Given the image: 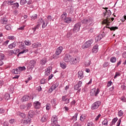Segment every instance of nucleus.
I'll return each instance as SVG.
<instances>
[{
    "label": "nucleus",
    "mask_w": 126,
    "mask_h": 126,
    "mask_svg": "<svg viewBox=\"0 0 126 126\" xmlns=\"http://www.w3.org/2000/svg\"><path fill=\"white\" fill-rule=\"evenodd\" d=\"M5 29H6V30H7L8 31H10V30H11V25L8 24L6 25L5 27Z\"/></svg>",
    "instance_id": "e433bc0d"
},
{
    "label": "nucleus",
    "mask_w": 126,
    "mask_h": 126,
    "mask_svg": "<svg viewBox=\"0 0 126 126\" xmlns=\"http://www.w3.org/2000/svg\"><path fill=\"white\" fill-rule=\"evenodd\" d=\"M101 117V114H99L95 118V121H98L99 119Z\"/></svg>",
    "instance_id": "69168bd1"
},
{
    "label": "nucleus",
    "mask_w": 126,
    "mask_h": 126,
    "mask_svg": "<svg viewBox=\"0 0 126 126\" xmlns=\"http://www.w3.org/2000/svg\"><path fill=\"white\" fill-rule=\"evenodd\" d=\"M25 69H26V68L25 67V66L18 67V70H19V71H20H20H23V70H25Z\"/></svg>",
    "instance_id": "79ce46f5"
},
{
    "label": "nucleus",
    "mask_w": 126,
    "mask_h": 126,
    "mask_svg": "<svg viewBox=\"0 0 126 126\" xmlns=\"http://www.w3.org/2000/svg\"><path fill=\"white\" fill-rule=\"evenodd\" d=\"M105 24H107V25L104 27L102 32V35H103L104 36L107 35V33H109L110 30L111 31H115V30H117V29H118L117 27H112L110 28L109 27V25H110V23H108Z\"/></svg>",
    "instance_id": "f257e3e1"
},
{
    "label": "nucleus",
    "mask_w": 126,
    "mask_h": 126,
    "mask_svg": "<svg viewBox=\"0 0 126 126\" xmlns=\"http://www.w3.org/2000/svg\"><path fill=\"white\" fill-rule=\"evenodd\" d=\"M44 22V20H43V18H40L38 20V24H41V23H43V22Z\"/></svg>",
    "instance_id": "338daca9"
},
{
    "label": "nucleus",
    "mask_w": 126,
    "mask_h": 126,
    "mask_svg": "<svg viewBox=\"0 0 126 126\" xmlns=\"http://www.w3.org/2000/svg\"><path fill=\"white\" fill-rule=\"evenodd\" d=\"M81 22L82 24L88 25V26L94 25V20L91 17L84 18Z\"/></svg>",
    "instance_id": "7ed1b4c3"
},
{
    "label": "nucleus",
    "mask_w": 126,
    "mask_h": 126,
    "mask_svg": "<svg viewBox=\"0 0 126 126\" xmlns=\"http://www.w3.org/2000/svg\"><path fill=\"white\" fill-rule=\"evenodd\" d=\"M31 106H32V104L31 103H28L26 106V108H27L26 110L27 111V110L30 109V108H31Z\"/></svg>",
    "instance_id": "37998d69"
},
{
    "label": "nucleus",
    "mask_w": 126,
    "mask_h": 126,
    "mask_svg": "<svg viewBox=\"0 0 126 126\" xmlns=\"http://www.w3.org/2000/svg\"><path fill=\"white\" fill-rule=\"evenodd\" d=\"M82 86V81H79L74 86V90L78 91V92H80L81 91V87Z\"/></svg>",
    "instance_id": "0eeeda50"
},
{
    "label": "nucleus",
    "mask_w": 126,
    "mask_h": 126,
    "mask_svg": "<svg viewBox=\"0 0 126 126\" xmlns=\"http://www.w3.org/2000/svg\"><path fill=\"white\" fill-rule=\"evenodd\" d=\"M63 50V46H60L56 49L55 53L59 55H61Z\"/></svg>",
    "instance_id": "f3484780"
},
{
    "label": "nucleus",
    "mask_w": 126,
    "mask_h": 126,
    "mask_svg": "<svg viewBox=\"0 0 126 126\" xmlns=\"http://www.w3.org/2000/svg\"><path fill=\"white\" fill-rule=\"evenodd\" d=\"M40 46H41V43L39 42L33 43L32 45V47L33 48V49H36V48H39V47H40Z\"/></svg>",
    "instance_id": "b1692460"
},
{
    "label": "nucleus",
    "mask_w": 126,
    "mask_h": 126,
    "mask_svg": "<svg viewBox=\"0 0 126 126\" xmlns=\"http://www.w3.org/2000/svg\"><path fill=\"white\" fill-rule=\"evenodd\" d=\"M109 64L108 62H105L103 63V67L104 68H106V67H107V66H108Z\"/></svg>",
    "instance_id": "bf43d9fd"
},
{
    "label": "nucleus",
    "mask_w": 126,
    "mask_h": 126,
    "mask_svg": "<svg viewBox=\"0 0 126 126\" xmlns=\"http://www.w3.org/2000/svg\"><path fill=\"white\" fill-rule=\"evenodd\" d=\"M100 93V90L99 88H97L96 90V89H93L91 92V95L92 96H97Z\"/></svg>",
    "instance_id": "4468645a"
},
{
    "label": "nucleus",
    "mask_w": 126,
    "mask_h": 126,
    "mask_svg": "<svg viewBox=\"0 0 126 126\" xmlns=\"http://www.w3.org/2000/svg\"><path fill=\"white\" fill-rule=\"evenodd\" d=\"M67 17V13H66V12H63V13L61 16V18L62 20L65 19Z\"/></svg>",
    "instance_id": "c756f323"
},
{
    "label": "nucleus",
    "mask_w": 126,
    "mask_h": 126,
    "mask_svg": "<svg viewBox=\"0 0 126 126\" xmlns=\"http://www.w3.org/2000/svg\"><path fill=\"white\" fill-rule=\"evenodd\" d=\"M78 77L79 79H82L84 77L83 71H79L78 72Z\"/></svg>",
    "instance_id": "4be33fe9"
},
{
    "label": "nucleus",
    "mask_w": 126,
    "mask_h": 126,
    "mask_svg": "<svg viewBox=\"0 0 126 126\" xmlns=\"http://www.w3.org/2000/svg\"><path fill=\"white\" fill-rule=\"evenodd\" d=\"M72 57L69 54H66L63 57V61L65 63H71Z\"/></svg>",
    "instance_id": "9d476101"
},
{
    "label": "nucleus",
    "mask_w": 126,
    "mask_h": 126,
    "mask_svg": "<svg viewBox=\"0 0 126 126\" xmlns=\"http://www.w3.org/2000/svg\"><path fill=\"white\" fill-rule=\"evenodd\" d=\"M86 119V117L84 115H82L80 117V120L81 122H84V120Z\"/></svg>",
    "instance_id": "a18cd8bd"
},
{
    "label": "nucleus",
    "mask_w": 126,
    "mask_h": 126,
    "mask_svg": "<svg viewBox=\"0 0 126 126\" xmlns=\"http://www.w3.org/2000/svg\"><path fill=\"white\" fill-rule=\"evenodd\" d=\"M34 112L33 110H30L29 112V114L28 115V118H33L34 116Z\"/></svg>",
    "instance_id": "c85d7f7f"
},
{
    "label": "nucleus",
    "mask_w": 126,
    "mask_h": 126,
    "mask_svg": "<svg viewBox=\"0 0 126 126\" xmlns=\"http://www.w3.org/2000/svg\"><path fill=\"white\" fill-rule=\"evenodd\" d=\"M108 119H105L104 121H102V124L103 126H108Z\"/></svg>",
    "instance_id": "a19ab883"
},
{
    "label": "nucleus",
    "mask_w": 126,
    "mask_h": 126,
    "mask_svg": "<svg viewBox=\"0 0 126 126\" xmlns=\"http://www.w3.org/2000/svg\"><path fill=\"white\" fill-rule=\"evenodd\" d=\"M78 116V113H75L73 116L72 120H73V122H76L77 121V117Z\"/></svg>",
    "instance_id": "c9c22d12"
},
{
    "label": "nucleus",
    "mask_w": 126,
    "mask_h": 126,
    "mask_svg": "<svg viewBox=\"0 0 126 126\" xmlns=\"http://www.w3.org/2000/svg\"><path fill=\"white\" fill-rule=\"evenodd\" d=\"M24 43L26 46H30V45H31V42L28 40H25Z\"/></svg>",
    "instance_id": "49530a36"
},
{
    "label": "nucleus",
    "mask_w": 126,
    "mask_h": 126,
    "mask_svg": "<svg viewBox=\"0 0 126 126\" xmlns=\"http://www.w3.org/2000/svg\"><path fill=\"white\" fill-rule=\"evenodd\" d=\"M33 106L35 109H40V107H41V103L39 101H35L33 103Z\"/></svg>",
    "instance_id": "412c9836"
},
{
    "label": "nucleus",
    "mask_w": 126,
    "mask_h": 126,
    "mask_svg": "<svg viewBox=\"0 0 126 126\" xmlns=\"http://www.w3.org/2000/svg\"><path fill=\"white\" fill-rule=\"evenodd\" d=\"M14 2H15V0H10L6 1L7 4L8 5H12L13 6V4H14Z\"/></svg>",
    "instance_id": "2f4dec72"
},
{
    "label": "nucleus",
    "mask_w": 126,
    "mask_h": 126,
    "mask_svg": "<svg viewBox=\"0 0 126 126\" xmlns=\"http://www.w3.org/2000/svg\"><path fill=\"white\" fill-rule=\"evenodd\" d=\"M104 37H105V36H104L103 33L99 34L98 35H97L95 37V41L98 42V41H101V39H103V38H104Z\"/></svg>",
    "instance_id": "a211bd4d"
},
{
    "label": "nucleus",
    "mask_w": 126,
    "mask_h": 126,
    "mask_svg": "<svg viewBox=\"0 0 126 126\" xmlns=\"http://www.w3.org/2000/svg\"><path fill=\"white\" fill-rule=\"evenodd\" d=\"M47 18V20H48L49 22H50V21H52V19H53V17L51 15L48 16Z\"/></svg>",
    "instance_id": "8fccbe9b"
},
{
    "label": "nucleus",
    "mask_w": 126,
    "mask_h": 126,
    "mask_svg": "<svg viewBox=\"0 0 126 126\" xmlns=\"http://www.w3.org/2000/svg\"><path fill=\"white\" fill-rule=\"evenodd\" d=\"M46 109L47 111L51 109V105L50 104H47L46 106Z\"/></svg>",
    "instance_id": "6e6d98bb"
},
{
    "label": "nucleus",
    "mask_w": 126,
    "mask_h": 126,
    "mask_svg": "<svg viewBox=\"0 0 126 126\" xmlns=\"http://www.w3.org/2000/svg\"><path fill=\"white\" fill-rule=\"evenodd\" d=\"M58 124V116L53 115L51 118V126H56Z\"/></svg>",
    "instance_id": "f8f14e48"
},
{
    "label": "nucleus",
    "mask_w": 126,
    "mask_h": 126,
    "mask_svg": "<svg viewBox=\"0 0 126 126\" xmlns=\"http://www.w3.org/2000/svg\"><path fill=\"white\" fill-rule=\"evenodd\" d=\"M61 56H60V54L55 53V55L53 56V59H54V60H58V59H59V58Z\"/></svg>",
    "instance_id": "4c0bfd02"
},
{
    "label": "nucleus",
    "mask_w": 126,
    "mask_h": 126,
    "mask_svg": "<svg viewBox=\"0 0 126 126\" xmlns=\"http://www.w3.org/2000/svg\"><path fill=\"white\" fill-rule=\"evenodd\" d=\"M12 73H14V74H19V73H20V71L17 68L13 69L12 70Z\"/></svg>",
    "instance_id": "7c9ffc66"
},
{
    "label": "nucleus",
    "mask_w": 126,
    "mask_h": 126,
    "mask_svg": "<svg viewBox=\"0 0 126 126\" xmlns=\"http://www.w3.org/2000/svg\"><path fill=\"white\" fill-rule=\"evenodd\" d=\"M19 48V49H20V50H23V51L20 52L18 54V57H19V56H20V55H21V54H25V53H27V52H28V49H26V48H25V45H24V42H22L20 43Z\"/></svg>",
    "instance_id": "20e7f679"
},
{
    "label": "nucleus",
    "mask_w": 126,
    "mask_h": 126,
    "mask_svg": "<svg viewBox=\"0 0 126 126\" xmlns=\"http://www.w3.org/2000/svg\"><path fill=\"white\" fill-rule=\"evenodd\" d=\"M7 39L8 40H14L15 39V36L12 35V36H8L7 37Z\"/></svg>",
    "instance_id": "09e8293b"
},
{
    "label": "nucleus",
    "mask_w": 126,
    "mask_h": 126,
    "mask_svg": "<svg viewBox=\"0 0 126 126\" xmlns=\"http://www.w3.org/2000/svg\"><path fill=\"white\" fill-rule=\"evenodd\" d=\"M66 97H67V96L66 95H64V96H62V101H63V102L64 101H65L67 99V98H66Z\"/></svg>",
    "instance_id": "e2e57ef3"
},
{
    "label": "nucleus",
    "mask_w": 126,
    "mask_h": 126,
    "mask_svg": "<svg viewBox=\"0 0 126 126\" xmlns=\"http://www.w3.org/2000/svg\"><path fill=\"white\" fill-rule=\"evenodd\" d=\"M35 64H36V61L35 60H31L29 63V65L28 66V69L29 70H32L33 68H34V66H35Z\"/></svg>",
    "instance_id": "6e6552de"
},
{
    "label": "nucleus",
    "mask_w": 126,
    "mask_h": 126,
    "mask_svg": "<svg viewBox=\"0 0 126 126\" xmlns=\"http://www.w3.org/2000/svg\"><path fill=\"white\" fill-rule=\"evenodd\" d=\"M117 62V58L115 57H112L110 58V62L112 63H115Z\"/></svg>",
    "instance_id": "58836bf2"
},
{
    "label": "nucleus",
    "mask_w": 126,
    "mask_h": 126,
    "mask_svg": "<svg viewBox=\"0 0 126 126\" xmlns=\"http://www.w3.org/2000/svg\"><path fill=\"white\" fill-rule=\"evenodd\" d=\"M31 98L32 99V100H33L34 99V97H31V96L25 95L21 98V100L22 102H26L27 101H29V100H30V99Z\"/></svg>",
    "instance_id": "ddd939ff"
},
{
    "label": "nucleus",
    "mask_w": 126,
    "mask_h": 126,
    "mask_svg": "<svg viewBox=\"0 0 126 126\" xmlns=\"http://www.w3.org/2000/svg\"><path fill=\"white\" fill-rule=\"evenodd\" d=\"M46 63H47V59L46 58H43L40 61V63L41 64H42V65H45Z\"/></svg>",
    "instance_id": "f704fd0d"
},
{
    "label": "nucleus",
    "mask_w": 126,
    "mask_h": 126,
    "mask_svg": "<svg viewBox=\"0 0 126 126\" xmlns=\"http://www.w3.org/2000/svg\"><path fill=\"white\" fill-rule=\"evenodd\" d=\"M15 122H16L15 119H12L10 120V121H9V123L11 124H15Z\"/></svg>",
    "instance_id": "052dcab7"
},
{
    "label": "nucleus",
    "mask_w": 126,
    "mask_h": 126,
    "mask_svg": "<svg viewBox=\"0 0 126 126\" xmlns=\"http://www.w3.org/2000/svg\"><path fill=\"white\" fill-rule=\"evenodd\" d=\"M20 108L21 110H24L26 108V105L25 104H22L20 105Z\"/></svg>",
    "instance_id": "4d7b16f0"
},
{
    "label": "nucleus",
    "mask_w": 126,
    "mask_h": 126,
    "mask_svg": "<svg viewBox=\"0 0 126 126\" xmlns=\"http://www.w3.org/2000/svg\"><path fill=\"white\" fill-rule=\"evenodd\" d=\"M98 51H99V46H98V44H96L93 48L92 53H96Z\"/></svg>",
    "instance_id": "aec40b11"
},
{
    "label": "nucleus",
    "mask_w": 126,
    "mask_h": 126,
    "mask_svg": "<svg viewBox=\"0 0 126 126\" xmlns=\"http://www.w3.org/2000/svg\"><path fill=\"white\" fill-rule=\"evenodd\" d=\"M52 69H53V68L52 67V66H49L47 69H45V76H48V75H50L51 72L52 71Z\"/></svg>",
    "instance_id": "dca6fc26"
},
{
    "label": "nucleus",
    "mask_w": 126,
    "mask_h": 126,
    "mask_svg": "<svg viewBox=\"0 0 126 126\" xmlns=\"http://www.w3.org/2000/svg\"><path fill=\"white\" fill-rule=\"evenodd\" d=\"M20 116L23 119H25V118H26V114H25V113H20Z\"/></svg>",
    "instance_id": "13d9d810"
},
{
    "label": "nucleus",
    "mask_w": 126,
    "mask_h": 126,
    "mask_svg": "<svg viewBox=\"0 0 126 126\" xmlns=\"http://www.w3.org/2000/svg\"><path fill=\"white\" fill-rule=\"evenodd\" d=\"M63 21L65 23H67V24H69L72 21V19L71 18L67 17L65 19L63 20Z\"/></svg>",
    "instance_id": "5701e85b"
},
{
    "label": "nucleus",
    "mask_w": 126,
    "mask_h": 126,
    "mask_svg": "<svg viewBox=\"0 0 126 126\" xmlns=\"http://www.w3.org/2000/svg\"><path fill=\"white\" fill-rule=\"evenodd\" d=\"M51 104L53 107H56V106L59 104V101L56 98H53L51 100Z\"/></svg>",
    "instance_id": "6ab92c4d"
},
{
    "label": "nucleus",
    "mask_w": 126,
    "mask_h": 126,
    "mask_svg": "<svg viewBox=\"0 0 126 126\" xmlns=\"http://www.w3.org/2000/svg\"><path fill=\"white\" fill-rule=\"evenodd\" d=\"M27 2L26 0H20V3L21 5H24Z\"/></svg>",
    "instance_id": "c03bdc74"
},
{
    "label": "nucleus",
    "mask_w": 126,
    "mask_h": 126,
    "mask_svg": "<svg viewBox=\"0 0 126 126\" xmlns=\"http://www.w3.org/2000/svg\"><path fill=\"white\" fill-rule=\"evenodd\" d=\"M46 82H47V81L45 79H42L40 80V84H45V83H46Z\"/></svg>",
    "instance_id": "5fc2aeb1"
},
{
    "label": "nucleus",
    "mask_w": 126,
    "mask_h": 126,
    "mask_svg": "<svg viewBox=\"0 0 126 126\" xmlns=\"http://www.w3.org/2000/svg\"><path fill=\"white\" fill-rule=\"evenodd\" d=\"M7 21H8L7 19L5 17H3L1 19L0 23H1V24L5 25V24H7Z\"/></svg>",
    "instance_id": "a878e982"
},
{
    "label": "nucleus",
    "mask_w": 126,
    "mask_h": 126,
    "mask_svg": "<svg viewBox=\"0 0 126 126\" xmlns=\"http://www.w3.org/2000/svg\"><path fill=\"white\" fill-rule=\"evenodd\" d=\"M120 75H121V74H120V72H116L115 73V75L114 76L115 79H116V78H117V76H120Z\"/></svg>",
    "instance_id": "680f3d73"
},
{
    "label": "nucleus",
    "mask_w": 126,
    "mask_h": 126,
    "mask_svg": "<svg viewBox=\"0 0 126 126\" xmlns=\"http://www.w3.org/2000/svg\"><path fill=\"white\" fill-rule=\"evenodd\" d=\"M54 90H55V89L53 88V87L52 86L50 87V88L49 89V90H48V93H52V92H53V91H54Z\"/></svg>",
    "instance_id": "864d4df0"
},
{
    "label": "nucleus",
    "mask_w": 126,
    "mask_h": 126,
    "mask_svg": "<svg viewBox=\"0 0 126 126\" xmlns=\"http://www.w3.org/2000/svg\"><path fill=\"white\" fill-rule=\"evenodd\" d=\"M93 44V39H90L86 42L85 45H83V49H87L91 47V45Z\"/></svg>",
    "instance_id": "9b49d317"
},
{
    "label": "nucleus",
    "mask_w": 126,
    "mask_h": 126,
    "mask_svg": "<svg viewBox=\"0 0 126 126\" xmlns=\"http://www.w3.org/2000/svg\"><path fill=\"white\" fill-rule=\"evenodd\" d=\"M118 121V118L116 117L115 118H114L111 122V124H110V126H114V125H115L116 124V123H117V122Z\"/></svg>",
    "instance_id": "473e14b6"
},
{
    "label": "nucleus",
    "mask_w": 126,
    "mask_h": 126,
    "mask_svg": "<svg viewBox=\"0 0 126 126\" xmlns=\"http://www.w3.org/2000/svg\"><path fill=\"white\" fill-rule=\"evenodd\" d=\"M79 62H80V58L75 56L73 58L72 57L70 63L71 65H76V64L79 63Z\"/></svg>",
    "instance_id": "39448f33"
},
{
    "label": "nucleus",
    "mask_w": 126,
    "mask_h": 126,
    "mask_svg": "<svg viewBox=\"0 0 126 126\" xmlns=\"http://www.w3.org/2000/svg\"><path fill=\"white\" fill-rule=\"evenodd\" d=\"M26 121L28 124H31V118H30V117H28Z\"/></svg>",
    "instance_id": "0e129e2a"
},
{
    "label": "nucleus",
    "mask_w": 126,
    "mask_h": 126,
    "mask_svg": "<svg viewBox=\"0 0 126 126\" xmlns=\"http://www.w3.org/2000/svg\"><path fill=\"white\" fill-rule=\"evenodd\" d=\"M101 104H102V103L99 100L95 101L93 104H92L91 106V110H93V111L97 110V109H98V108L101 106Z\"/></svg>",
    "instance_id": "423d86ee"
},
{
    "label": "nucleus",
    "mask_w": 126,
    "mask_h": 126,
    "mask_svg": "<svg viewBox=\"0 0 126 126\" xmlns=\"http://www.w3.org/2000/svg\"><path fill=\"white\" fill-rule=\"evenodd\" d=\"M12 7L13 8H15V9L18 8V7H19V4L18 3V2H16L15 1L13 6H12Z\"/></svg>",
    "instance_id": "72a5a7b5"
},
{
    "label": "nucleus",
    "mask_w": 126,
    "mask_h": 126,
    "mask_svg": "<svg viewBox=\"0 0 126 126\" xmlns=\"http://www.w3.org/2000/svg\"><path fill=\"white\" fill-rule=\"evenodd\" d=\"M15 47H16V42H15L11 43L8 46V48L11 49H14Z\"/></svg>",
    "instance_id": "393cba45"
},
{
    "label": "nucleus",
    "mask_w": 126,
    "mask_h": 126,
    "mask_svg": "<svg viewBox=\"0 0 126 126\" xmlns=\"http://www.w3.org/2000/svg\"><path fill=\"white\" fill-rule=\"evenodd\" d=\"M88 126H94V124L92 122H89L87 124Z\"/></svg>",
    "instance_id": "774afa93"
},
{
    "label": "nucleus",
    "mask_w": 126,
    "mask_h": 126,
    "mask_svg": "<svg viewBox=\"0 0 126 126\" xmlns=\"http://www.w3.org/2000/svg\"><path fill=\"white\" fill-rule=\"evenodd\" d=\"M25 28V26H22L20 28H18V30H19V31H23V30H24Z\"/></svg>",
    "instance_id": "603ef678"
},
{
    "label": "nucleus",
    "mask_w": 126,
    "mask_h": 126,
    "mask_svg": "<svg viewBox=\"0 0 126 126\" xmlns=\"http://www.w3.org/2000/svg\"><path fill=\"white\" fill-rule=\"evenodd\" d=\"M48 119H49V116L48 114H44L41 116L40 122L41 123H46V122L48 121Z\"/></svg>",
    "instance_id": "2eb2a0df"
},
{
    "label": "nucleus",
    "mask_w": 126,
    "mask_h": 126,
    "mask_svg": "<svg viewBox=\"0 0 126 126\" xmlns=\"http://www.w3.org/2000/svg\"><path fill=\"white\" fill-rule=\"evenodd\" d=\"M60 66L63 69H65L66 68V63L64 62H61L60 63Z\"/></svg>",
    "instance_id": "bb28decb"
},
{
    "label": "nucleus",
    "mask_w": 126,
    "mask_h": 126,
    "mask_svg": "<svg viewBox=\"0 0 126 126\" xmlns=\"http://www.w3.org/2000/svg\"><path fill=\"white\" fill-rule=\"evenodd\" d=\"M48 24H49V21L45 20V22L44 21L42 23V28H43V29L44 28H46V27H47Z\"/></svg>",
    "instance_id": "cd10ccee"
},
{
    "label": "nucleus",
    "mask_w": 126,
    "mask_h": 126,
    "mask_svg": "<svg viewBox=\"0 0 126 126\" xmlns=\"http://www.w3.org/2000/svg\"><path fill=\"white\" fill-rule=\"evenodd\" d=\"M104 9H105V11L103 12V15L106 18L105 19L103 20L102 21L103 24H106V23H110V21H109V17L111 16V15L112 14V12H111V10H107L108 9V8H103Z\"/></svg>",
    "instance_id": "f03ea898"
},
{
    "label": "nucleus",
    "mask_w": 126,
    "mask_h": 126,
    "mask_svg": "<svg viewBox=\"0 0 126 126\" xmlns=\"http://www.w3.org/2000/svg\"><path fill=\"white\" fill-rule=\"evenodd\" d=\"M80 27H81V23L78 22L75 24L73 29V31L74 33L78 32L80 30Z\"/></svg>",
    "instance_id": "1a4fd4ad"
},
{
    "label": "nucleus",
    "mask_w": 126,
    "mask_h": 126,
    "mask_svg": "<svg viewBox=\"0 0 126 126\" xmlns=\"http://www.w3.org/2000/svg\"><path fill=\"white\" fill-rule=\"evenodd\" d=\"M4 60V55L3 54H0V61H3Z\"/></svg>",
    "instance_id": "3c124183"
},
{
    "label": "nucleus",
    "mask_w": 126,
    "mask_h": 126,
    "mask_svg": "<svg viewBox=\"0 0 126 126\" xmlns=\"http://www.w3.org/2000/svg\"><path fill=\"white\" fill-rule=\"evenodd\" d=\"M37 17L38 15H37V14H34L31 17V18L32 21H34V20H36V19H37Z\"/></svg>",
    "instance_id": "ea45409f"
},
{
    "label": "nucleus",
    "mask_w": 126,
    "mask_h": 126,
    "mask_svg": "<svg viewBox=\"0 0 126 126\" xmlns=\"http://www.w3.org/2000/svg\"><path fill=\"white\" fill-rule=\"evenodd\" d=\"M124 115V111H122V110H120L118 112V115L119 117H122Z\"/></svg>",
    "instance_id": "de8ad7c7"
}]
</instances>
